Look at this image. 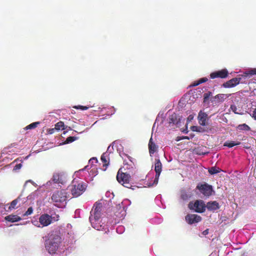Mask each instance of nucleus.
<instances>
[{"label": "nucleus", "mask_w": 256, "mask_h": 256, "mask_svg": "<svg viewBox=\"0 0 256 256\" xmlns=\"http://www.w3.org/2000/svg\"><path fill=\"white\" fill-rule=\"evenodd\" d=\"M45 247L48 253L56 256H66L70 252L68 248L62 242V238L57 234H50L46 241Z\"/></svg>", "instance_id": "nucleus-1"}, {"label": "nucleus", "mask_w": 256, "mask_h": 256, "mask_svg": "<svg viewBox=\"0 0 256 256\" xmlns=\"http://www.w3.org/2000/svg\"><path fill=\"white\" fill-rule=\"evenodd\" d=\"M104 212V207L100 202H96L90 212V221L92 226L98 230L104 229L105 225L102 222V216Z\"/></svg>", "instance_id": "nucleus-2"}, {"label": "nucleus", "mask_w": 256, "mask_h": 256, "mask_svg": "<svg viewBox=\"0 0 256 256\" xmlns=\"http://www.w3.org/2000/svg\"><path fill=\"white\" fill-rule=\"evenodd\" d=\"M87 184L78 178H74L66 190V192L73 197H78L82 195L86 190Z\"/></svg>", "instance_id": "nucleus-3"}, {"label": "nucleus", "mask_w": 256, "mask_h": 256, "mask_svg": "<svg viewBox=\"0 0 256 256\" xmlns=\"http://www.w3.org/2000/svg\"><path fill=\"white\" fill-rule=\"evenodd\" d=\"M68 198H70V194L66 190H62L54 192L51 196V200L55 206L64 208L66 206Z\"/></svg>", "instance_id": "nucleus-4"}, {"label": "nucleus", "mask_w": 256, "mask_h": 256, "mask_svg": "<svg viewBox=\"0 0 256 256\" xmlns=\"http://www.w3.org/2000/svg\"><path fill=\"white\" fill-rule=\"evenodd\" d=\"M160 160H157L154 166V171L152 170L146 176L147 181L145 187H150L158 184L160 175Z\"/></svg>", "instance_id": "nucleus-5"}, {"label": "nucleus", "mask_w": 256, "mask_h": 256, "mask_svg": "<svg viewBox=\"0 0 256 256\" xmlns=\"http://www.w3.org/2000/svg\"><path fill=\"white\" fill-rule=\"evenodd\" d=\"M128 164H124L122 168L119 170L116 178L119 183L127 188H130L132 185L130 183V176L126 170H128Z\"/></svg>", "instance_id": "nucleus-6"}, {"label": "nucleus", "mask_w": 256, "mask_h": 256, "mask_svg": "<svg viewBox=\"0 0 256 256\" xmlns=\"http://www.w3.org/2000/svg\"><path fill=\"white\" fill-rule=\"evenodd\" d=\"M160 116V113L158 114L156 118V120L154 124V126L152 128V136L150 140L149 144H148V148L150 156H152V154H154L156 150L158 148V146H156L154 142H152L153 136H156L157 130L158 126V120Z\"/></svg>", "instance_id": "nucleus-7"}, {"label": "nucleus", "mask_w": 256, "mask_h": 256, "mask_svg": "<svg viewBox=\"0 0 256 256\" xmlns=\"http://www.w3.org/2000/svg\"><path fill=\"white\" fill-rule=\"evenodd\" d=\"M59 219L58 214L50 216L48 214H43L40 216V223L42 228L50 224L52 222H56Z\"/></svg>", "instance_id": "nucleus-8"}, {"label": "nucleus", "mask_w": 256, "mask_h": 256, "mask_svg": "<svg viewBox=\"0 0 256 256\" xmlns=\"http://www.w3.org/2000/svg\"><path fill=\"white\" fill-rule=\"evenodd\" d=\"M131 204L130 201L128 199L124 200L120 204L116 206V208L120 210V212H116V216L119 218H124L126 214V210L127 207Z\"/></svg>", "instance_id": "nucleus-9"}, {"label": "nucleus", "mask_w": 256, "mask_h": 256, "mask_svg": "<svg viewBox=\"0 0 256 256\" xmlns=\"http://www.w3.org/2000/svg\"><path fill=\"white\" fill-rule=\"evenodd\" d=\"M188 207L190 209L200 213L204 212L206 208V204L202 200H197L194 202H190Z\"/></svg>", "instance_id": "nucleus-10"}, {"label": "nucleus", "mask_w": 256, "mask_h": 256, "mask_svg": "<svg viewBox=\"0 0 256 256\" xmlns=\"http://www.w3.org/2000/svg\"><path fill=\"white\" fill-rule=\"evenodd\" d=\"M196 188L204 196H209L212 195V186L205 183L204 184H198Z\"/></svg>", "instance_id": "nucleus-11"}, {"label": "nucleus", "mask_w": 256, "mask_h": 256, "mask_svg": "<svg viewBox=\"0 0 256 256\" xmlns=\"http://www.w3.org/2000/svg\"><path fill=\"white\" fill-rule=\"evenodd\" d=\"M186 222L190 224H196L202 220V218L200 216L196 214H188L186 216Z\"/></svg>", "instance_id": "nucleus-12"}, {"label": "nucleus", "mask_w": 256, "mask_h": 256, "mask_svg": "<svg viewBox=\"0 0 256 256\" xmlns=\"http://www.w3.org/2000/svg\"><path fill=\"white\" fill-rule=\"evenodd\" d=\"M229 96V95L226 94H218L210 98L211 102L214 105H218L220 103L222 102L225 99Z\"/></svg>", "instance_id": "nucleus-13"}, {"label": "nucleus", "mask_w": 256, "mask_h": 256, "mask_svg": "<svg viewBox=\"0 0 256 256\" xmlns=\"http://www.w3.org/2000/svg\"><path fill=\"white\" fill-rule=\"evenodd\" d=\"M228 71L226 69H222L220 70L216 71L210 74V77L212 79L216 78H224L227 77Z\"/></svg>", "instance_id": "nucleus-14"}, {"label": "nucleus", "mask_w": 256, "mask_h": 256, "mask_svg": "<svg viewBox=\"0 0 256 256\" xmlns=\"http://www.w3.org/2000/svg\"><path fill=\"white\" fill-rule=\"evenodd\" d=\"M198 119L200 125L205 126L207 124L208 115L202 110H200L198 114Z\"/></svg>", "instance_id": "nucleus-15"}, {"label": "nucleus", "mask_w": 256, "mask_h": 256, "mask_svg": "<svg viewBox=\"0 0 256 256\" xmlns=\"http://www.w3.org/2000/svg\"><path fill=\"white\" fill-rule=\"evenodd\" d=\"M240 78H233L226 82H224L223 84V86L226 88L234 87L240 83Z\"/></svg>", "instance_id": "nucleus-16"}, {"label": "nucleus", "mask_w": 256, "mask_h": 256, "mask_svg": "<svg viewBox=\"0 0 256 256\" xmlns=\"http://www.w3.org/2000/svg\"><path fill=\"white\" fill-rule=\"evenodd\" d=\"M206 206L208 210L210 211H214L220 208L219 204L216 201L208 202Z\"/></svg>", "instance_id": "nucleus-17"}, {"label": "nucleus", "mask_w": 256, "mask_h": 256, "mask_svg": "<svg viewBox=\"0 0 256 256\" xmlns=\"http://www.w3.org/2000/svg\"><path fill=\"white\" fill-rule=\"evenodd\" d=\"M44 186L48 190H52L54 188H58L59 186H60V184L50 180L48 182L45 184L44 185Z\"/></svg>", "instance_id": "nucleus-18"}, {"label": "nucleus", "mask_w": 256, "mask_h": 256, "mask_svg": "<svg viewBox=\"0 0 256 256\" xmlns=\"http://www.w3.org/2000/svg\"><path fill=\"white\" fill-rule=\"evenodd\" d=\"M5 220L8 222H14L20 220L22 218L16 215H9L5 218Z\"/></svg>", "instance_id": "nucleus-19"}, {"label": "nucleus", "mask_w": 256, "mask_h": 256, "mask_svg": "<svg viewBox=\"0 0 256 256\" xmlns=\"http://www.w3.org/2000/svg\"><path fill=\"white\" fill-rule=\"evenodd\" d=\"M118 142H117L116 141L113 142L112 143V145H110V146H108V149H107V151L106 153L108 154V155L109 154L112 152L114 150V146L116 148L117 150L118 151V149H119L118 148ZM119 145H120V146H121L120 144H119Z\"/></svg>", "instance_id": "nucleus-20"}, {"label": "nucleus", "mask_w": 256, "mask_h": 256, "mask_svg": "<svg viewBox=\"0 0 256 256\" xmlns=\"http://www.w3.org/2000/svg\"><path fill=\"white\" fill-rule=\"evenodd\" d=\"M50 180H52L58 184H62L63 181L62 179L61 176L58 174H53L52 178Z\"/></svg>", "instance_id": "nucleus-21"}, {"label": "nucleus", "mask_w": 256, "mask_h": 256, "mask_svg": "<svg viewBox=\"0 0 256 256\" xmlns=\"http://www.w3.org/2000/svg\"><path fill=\"white\" fill-rule=\"evenodd\" d=\"M204 96V100L203 102L204 104L207 107L210 104L209 98L210 96H212V93L210 92L204 93L203 95Z\"/></svg>", "instance_id": "nucleus-22"}, {"label": "nucleus", "mask_w": 256, "mask_h": 256, "mask_svg": "<svg viewBox=\"0 0 256 256\" xmlns=\"http://www.w3.org/2000/svg\"><path fill=\"white\" fill-rule=\"evenodd\" d=\"M90 168H89V166H86L84 167V168L80 169L79 170L76 172L74 174V176H75L74 178H80V176H84V175H82V173L84 172V171L86 170H89Z\"/></svg>", "instance_id": "nucleus-23"}, {"label": "nucleus", "mask_w": 256, "mask_h": 256, "mask_svg": "<svg viewBox=\"0 0 256 256\" xmlns=\"http://www.w3.org/2000/svg\"><path fill=\"white\" fill-rule=\"evenodd\" d=\"M20 162V163L19 164H16L14 166V168H13V170L14 171H17L19 170H20L22 167V160H20V158H18L16 160H14L12 164H14V163L15 162Z\"/></svg>", "instance_id": "nucleus-24"}, {"label": "nucleus", "mask_w": 256, "mask_h": 256, "mask_svg": "<svg viewBox=\"0 0 256 256\" xmlns=\"http://www.w3.org/2000/svg\"><path fill=\"white\" fill-rule=\"evenodd\" d=\"M244 74L246 76L250 77L253 75H256V68H251L246 70Z\"/></svg>", "instance_id": "nucleus-25"}, {"label": "nucleus", "mask_w": 256, "mask_h": 256, "mask_svg": "<svg viewBox=\"0 0 256 256\" xmlns=\"http://www.w3.org/2000/svg\"><path fill=\"white\" fill-rule=\"evenodd\" d=\"M208 80V78H202L194 82L191 84L190 86H196L200 84H201L202 83L205 82Z\"/></svg>", "instance_id": "nucleus-26"}, {"label": "nucleus", "mask_w": 256, "mask_h": 256, "mask_svg": "<svg viewBox=\"0 0 256 256\" xmlns=\"http://www.w3.org/2000/svg\"><path fill=\"white\" fill-rule=\"evenodd\" d=\"M240 144V142L236 141H227L224 144V146L232 148L235 146H238Z\"/></svg>", "instance_id": "nucleus-27"}, {"label": "nucleus", "mask_w": 256, "mask_h": 256, "mask_svg": "<svg viewBox=\"0 0 256 256\" xmlns=\"http://www.w3.org/2000/svg\"><path fill=\"white\" fill-rule=\"evenodd\" d=\"M20 200H21V198L19 196L16 199L12 200L11 202V203H10V206L9 207V208L10 209V210L11 209H14V208H16V204Z\"/></svg>", "instance_id": "nucleus-28"}, {"label": "nucleus", "mask_w": 256, "mask_h": 256, "mask_svg": "<svg viewBox=\"0 0 256 256\" xmlns=\"http://www.w3.org/2000/svg\"><path fill=\"white\" fill-rule=\"evenodd\" d=\"M40 124V122H32V123L30 124L27 126L26 127H25L24 130H28L34 129L36 128L38 126V125Z\"/></svg>", "instance_id": "nucleus-29"}, {"label": "nucleus", "mask_w": 256, "mask_h": 256, "mask_svg": "<svg viewBox=\"0 0 256 256\" xmlns=\"http://www.w3.org/2000/svg\"><path fill=\"white\" fill-rule=\"evenodd\" d=\"M221 170L216 166H212L208 170V172L211 174H214L220 172Z\"/></svg>", "instance_id": "nucleus-30"}, {"label": "nucleus", "mask_w": 256, "mask_h": 256, "mask_svg": "<svg viewBox=\"0 0 256 256\" xmlns=\"http://www.w3.org/2000/svg\"><path fill=\"white\" fill-rule=\"evenodd\" d=\"M237 128H238V130H245V131H248L250 130V128L247 124H239L237 126Z\"/></svg>", "instance_id": "nucleus-31"}, {"label": "nucleus", "mask_w": 256, "mask_h": 256, "mask_svg": "<svg viewBox=\"0 0 256 256\" xmlns=\"http://www.w3.org/2000/svg\"><path fill=\"white\" fill-rule=\"evenodd\" d=\"M54 128L56 130H64L65 128H64V123L62 122H61V121L57 122L55 124Z\"/></svg>", "instance_id": "nucleus-32"}, {"label": "nucleus", "mask_w": 256, "mask_h": 256, "mask_svg": "<svg viewBox=\"0 0 256 256\" xmlns=\"http://www.w3.org/2000/svg\"><path fill=\"white\" fill-rule=\"evenodd\" d=\"M191 196V194L190 192H187L185 191L182 192L181 198L184 200H186Z\"/></svg>", "instance_id": "nucleus-33"}, {"label": "nucleus", "mask_w": 256, "mask_h": 256, "mask_svg": "<svg viewBox=\"0 0 256 256\" xmlns=\"http://www.w3.org/2000/svg\"><path fill=\"white\" fill-rule=\"evenodd\" d=\"M178 122L177 121L176 115L175 114H172L170 118L169 123L177 124Z\"/></svg>", "instance_id": "nucleus-34"}, {"label": "nucleus", "mask_w": 256, "mask_h": 256, "mask_svg": "<svg viewBox=\"0 0 256 256\" xmlns=\"http://www.w3.org/2000/svg\"><path fill=\"white\" fill-rule=\"evenodd\" d=\"M108 155L106 153H104L101 156V160L104 163V166H108V164H106L107 162V158Z\"/></svg>", "instance_id": "nucleus-35"}, {"label": "nucleus", "mask_w": 256, "mask_h": 256, "mask_svg": "<svg viewBox=\"0 0 256 256\" xmlns=\"http://www.w3.org/2000/svg\"><path fill=\"white\" fill-rule=\"evenodd\" d=\"M230 108L236 114H240V110L237 108L236 106L234 104L231 105Z\"/></svg>", "instance_id": "nucleus-36"}, {"label": "nucleus", "mask_w": 256, "mask_h": 256, "mask_svg": "<svg viewBox=\"0 0 256 256\" xmlns=\"http://www.w3.org/2000/svg\"><path fill=\"white\" fill-rule=\"evenodd\" d=\"M76 140V137H74V136H69L68 137L65 142H64V144H69V143H70V142H74V140Z\"/></svg>", "instance_id": "nucleus-37"}, {"label": "nucleus", "mask_w": 256, "mask_h": 256, "mask_svg": "<svg viewBox=\"0 0 256 256\" xmlns=\"http://www.w3.org/2000/svg\"><path fill=\"white\" fill-rule=\"evenodd\" d=\"M33 212V208L32 207H30L28 210L23 214V216H28L30 215Z\"/></svg>", "instance_id": "nucleus-38"}, {"label": "nucleus", "mask_w": 256, "mask_h": 256, "mask_svg": "<svg viewBox=\"0 0 256 256\" xmlns=\"http://www.w3.org/2000/svg\"><path fill=\"white\" fill-rule=\"evenodd\" d=\"M74 108L76 109H80L82 110H86L88 108V107L78 105V106H74Z\"/></svg>", "instance_id": "nucleus-39"}, {"label": "nucleus", "mask_w": 256, "mask_h": 256, "mask_svg": "<svg viewBox=\"0 0 256 256\" xmlns=\"http://www.w3.org/2000/svg\"><path fill=\"white\" fill-rule=\"evenodd\" d=\"M116 230L118 234H122L124 231V227L122 226H120L116 228Z\"/></svg>", "instance_id": "nucleus-40"}, {"label": "nucleus", "mask_w": 256, "mask_h": 256, "mask_svg": "<svg viewBox=\"0 0 256 256\" xmlns=\"http://www.w3.org/2000/svg\"><path fill=\"white\" fill-rule=\"evenodd\" d=\"M98 162V160L96 158H90L89 160V163L91 164H96V163Z\"/></svg>", "instance_id": "nucleus-41"}, {"label": "nucleus", "mask_w": 256, "mask_h": 256, "mask_svg": "<svg viewBox=\"0 0 256 256\" xmlns=\"http://www.w3.org/2000/svg\"><path fill=\"white\" fill-rule=\"evenodd\" d=\"M32 223L34 226H35L37 227L42 228L41 224H40V220L38 221L33 220V221H32Z\"/></svg>", "instance_id": "nucleus-42"}, {"label": "nucleus", "mask_w": 256, "mask_h": 256, "mask_svg": "<svg viewBox=\"0 0 256 256\" xmlns=\"http://www.w3.org/2000/svg\"><path fill=\"white\" fill-rule=\"evenodd\" d=\"M89 174H92L94 176H95L97 174V171L95 168H94L90 171V172H89Z\"/></svg>", "instance_id": "nucleus-43"}, {"label": "nucleus", "mask_w": 256, "mask_h": 256, "mask_svg": "<svg viewBox=\"0 0 256 256\" xmlns=\"http://www.w3.org/2000/svg\"><path fill=\"white\" fill-rule=\"evenodd\" d=\"M154 202L156 205L159 206L160 202V196H157L154 200Z\"/></svg>", "instance_id": "nucleus-44"}, {"label": "nucleus", "mask_w": 256, "mask_h": 256, "mask_svg": "<svg viewBox=\"0 0 256 256\" xmlns=\"http://www.w3.org/2000/svg\"><path fill=\"white\" fill-rule=\"evenodd\" d=\"M192 128L193 131L200 132V129L201 128L196 126H192Z\"/></svg>", "instance_id": "nucleus-45"}, {"label": "nucleus", "mask_w": 256, "mask_h": 256, "mask_svg": "<svg viewBox=\"0 0 256 256\" xmlns=\"http://www.w3.org/2000/svg\"><path fill=\"white\" fill-rule=\"evenodd\" d=\"M252 116L256 120V108L252 112Z\"/></svg>", "instance_id": "nucleus-46"}, {"label": "nucleus", "mask_w": 256, "mask_h": 256, "mask_svg": "<svg viewBox=\"0 0 256 256\" xmlns=\"http://www.w3.org/2000/svg\"><path fill=\"white\" fill-rule=\"evenodd\" d=\"M208 234V230H206L202 232V234L204 236H206Z\"/></svg>", "instance_id": "nucleus-47"}, {"label": "nucleus", "mask_w": 256, "mask_h": 256, "mask_svg": "<svg viewBox=\"0 0 256 256\" xmlns=\"http://www.w3.org/2000/svg\"><path fill=\"white\" fill-rule=\"evenodd\" d=\"M28 182H31L32 183V184H34V182H32V180H27L26 182V184Z\"/></svg>", "instance_id": "nucleus-48"}, {"label": "nucleus", "mask_w": 256, "mask_h": 256, "mask_svg": "<svg viewBox=\"0 0 256 256\" xmlns=\"http://www.w3.org/2000/svg\"><path fill=\"white\" fill-rule=\"evenodd\" d=\"M111 108L113 109V111L112 112V114H111V115H112V114H114V112H115V108H114V107H112Z\"/></svg>", "instance_id": "nucleus-49"}, {"label": "nucleus", "mask_w": 256, "mask_h": 256, "mask_svg": "<svg viewBox=\"0 0 256 256\" xmlns=\"http://www.w3.org/2000/svg\"><path fill=\"white\" fill-rule=\"evenodd\" d=\"M192 118H192V116H190L188 117V120H192Z\"/></svg>", "instance_id": "nucleus-50"}, {"label": "nucleus", "mask_w": 256, "mask_h": 256, "mask_svg": "<svg viewBox=\"0 0 256 256\" xmlns=\"http://www.w3.org/2000/svg\"><path fill=\"white\" fill-rule=\"evenodd\" d=\"M182 139H189L188 136H184Z\"/></svg>", "instance_id": "nucleus-51"}, {"label": "nucleus", "mask_w": 256, "mask_h": 256, "mask_svg": "<svg viewBox=\"0 0 256 256\" xmlns=\"http://www.w3.org/2000/svg\"><path fill=\"white\" fill-rule=\"evenodd\" d=\"M30 156V155H28V156H26L24 158V159H25V160H27V159L29 158Z\"/></svg>", "instance_id": "nucleus-52"}, {"label": "nucleus", "mask_w": 256, "mask_h": 256, "mask_svg": "<svg viewBox=\"0 0 256 256\" xmlns=\"http://www.w3.org/2000/svg\"><path fill=\"white\" fill-rule=\"evenodd\" d=\"M6 150H4L3 152H2V153L4 154V152L6 151Z\"/></svg>", "instance_id": "nucleus-53"}, {"label": "nucleus", "mask_w": 256, "mask_h": 256, "mask_svg": "<svg viewBox=\"0 0 256 256\" xmlns=\"http://www.w3.org/2000/svg\"><path fill=\"white\" fill-rule=\"evenodd\" d=\"M52 130H54V129L52 130L51 132H50V134H52Z\"/></svg>", "instance_id": "nucleus-54"}, {"label": "nucleus", "mask_w": 256, "mask_h": 256, "mask_svg": "<svg viewBox=\"0 0 256 256\" xmlns=\"http://www.w3.org/2000/svg\"><path fill=\"white\" fill-rule=\"evenodd\" d=\"M52 130H54V129L52 130L51 132H50V134H52Z\"/></svg>", "instance_id": "nucleus-55"}, {"label": "nucleus", "mask_w": 256, "mask_h": 256, "mask_svg": "<svg viewBox=\"0 0 256 256\" xmlns=\"http://www.w3.org/2000/svg\"><path fill=\"white\" fill-rule=\"evenodd\" d=\"M52 130H54V129L52 130L51 132H50V134H52Z\"/></svg>", "instance_id": "nucleus-56"}, {"label": "nucleus", "mask_w": 256, "mask_h": 256, "mask_svg": "<svg viewBox=\"0 0 256 256\" xmlns=\"http://www.w3.org/2000/svg\"><path fill=\"white\" fill-rule=\"evenodd\" d=\"M160 168H162V165H160Z\"/></svg>", "instance_id": "nucleus-57"}, {"label": "nucleus", "mask_w": 256, "mask_h": 256, "mask_svg": "<svg viewBox=\"0 0 256 256\" xmlns=\"http://www.w3.org/2000/svg\"><path fill=\"white\" fill-rule=\"evenodd\" d=\"M160 168H162V165H160Z\"/></svg>", "instance_id": "nucleus-58"}, {"label": "nucleus", "mask_w": 256, "mask_h": 256, "mask_svg": "<svg viewBox=\"0 0 256 256\" xmlns=\"http://www.w3.org/2000/svg\"><path fill=\"white\" fill-rule=\"evenodd\" d=\"M160 168H162V165H160Z\"/></svg>", "instance_id": "nucleus-59"}, {"label": "nucleus", "mask_w": 256, "mask_h": 256, "mask_svg": "<svg viewBox=\"0 0 256 256\" xmlns=\"http://www.w3.org/2000/svg\"><path fill=\"white\" fill-rule=\"evenodd\" d=\"M209 256H212V254L210 255Z\"/></svg>", "instance_id": "nucleus-60"}]
</instances>
